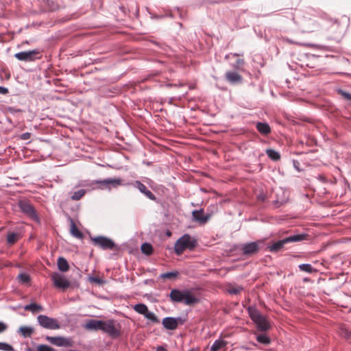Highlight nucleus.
Here are the masks:
<instances>
[{
  "label": "nucleus",
  "mask_w": 351,
  "mask_h": 351,
  "mask_svg": "<svg viewBox=\"0 0 351 351\" xmlns=\"http://www.w3.org/2000/svg\"><path fill=\"white\" fill-rule=\"evenodd\" d=\"M172 302L183 303L184 305L191 306L199 302V299L195 296L191 289H173L169 294Z\"/></svg>",
  "instance_id": "nucleus-1"
},
{
  "label": "nucleus",
  "mask_w": 351,
  "mask_h": 351,
  "mask_svg": "<svg viewBox=\"0 0 351 351\" xmlns=\"http://www.w3.org/2000/svg\"><path fill=\"white\" fill-rule=\"evenodd\" d=\"M247 311L250 318L256 324L259 330L267 331L270 329V324L256 307L249 306Z\"/></svg>",
  "instance_id": "nucleus-2"
},
{
  "label": "nucleus",
  "mask_w": 351,
  "mask_h": 351,
  "mask_svg": "<svg viewBox=\"0 0 351 351\" xmlns=\"http://www.w3.org/2000/svg\"><path fill=\"white\" fill-rule=\"evenodd\" d=\"M307 237H308V234H304V233L291 235V236L286 237L283 239H281L276 242H274L271 245H269L267 247V249L271 252H277L279 250H280L285 244L291 243V242H293V243L300 242V241L306 240L307 239Z\"/></svg>",
  "instance_id": "nucleus-3"
},
{
  "label": "nucleus",
  "mask_w": 351,
  "mask_h": 351,
  "mask_svg": "<svg viewBox=\"0 0 351 351\" xmlns=\"http://www.w3.org/2000/svg\"><path fill=\"white\" fill-rule=\"evenodd\" d=\"M196 245L197 241L192 239L189 234H185L176 242L174 251L177 255H181L185 250H192Z\"/></svg>",
  "instance_id": "nucleus-4"
},
{
  "label": "nucleus",
  "mask_w": 351,
  "mask_h": 351,
  "mask_svg": "<svg viewBox=\"0 0 351 351\" xmlns=\"http://www.w3.org/2000/svg\"><path fill=\"white\" fill-rule=\"evenodd\" d=\"M18 206L21 213L25 216L29 217L32 221L37 223H40V219L38 215V213L32 204V203L27 199H21L18 202Z\"/></svg>",
  "instance_id": "nucleus-5"
},
{
  "label": "nucleus",
  "mask_w": 351,
  "mask_h": 351,
  "mask_svg": "<svg viewBox=\"0 0 351 351\" xmlns=\"http://www.w3.org/2000/svg\"><path fill=\"white\" fill-rule=\"evenodd\" d=\"M90 240L95 246L103 250H113L119 248L112 239L104 236L90 237Z\"/></svg>",
  "instance_id": "nucleus-6"
},
{
  "label": "nucleus",
  "mask_w": 351,
  "mask_h": 351,
  "mask_svg": "<svg viewBox=\"0 0 351 351\" xmlns=\"http://www.w3.org/2000/svg\"><path fill=\"white\" fill-rule=\"evenodd\" d=\"M14 57L20 61L32 62L36 60L40 59L42 55L41 51L38 49H36L30 51H25L16 53L14 54Z\"/></svg>",
  "instance_id": "nucleus-7"
},
{
  "label": "nucleus",
  "mask_w": 351,
  "mask_h": 351,
  "mask_svg": "<svg viewBox=\"0 0 351 351\" xmlns=\"http://www.w3.org/2000/svg\"><path fill=\"white\" fill-rule=\"evenodd\" d=\"M37 322L41 327L46 329L56 330L60 328V324L56 319L45 315H39L37 317Z\"/></svg>",
  "instance_id": "nucleus-8"
},
{
  "label": "nucleus",
  "mask_w": 351,
  "mask_h": 351,
  "mask_svg": "<svg viewBox=\"0 0 351 351\" xmlns=\"http://www.w3.org/2000/svg\"><path fill=\"white\" fill-rule=\"evenodd\" d=\"M101 330L112 337H117L120 335L119 329L113 319L102 320Z\"/></svg>",
  "instance_id": "nucleus-9"
},
{
  "label": "nucleus",
  "mask_w": 351,
  "mask_h": 351,
  "mask_svg": "<svg viewBox=\"0 0 351 351\" xmlns=\"http://www.w3.org/2000/svg\"><path fill=\"white\" fill-rule=\"evenodd\" d=\"M133 308L136 313L144 315L146 319L150 320L153 323H159V319L156 315L154 313L149 311L146 304L143 303H138L135 304Z\"/></svg>",
  "instance_id": "nucleus-10"
},
{
  "label": "nucleus",
  "mask_w": 351,
  "mask_h": 351,
  "mask_svg": "<svg viewBox=\"0 0 351 351\" xmlns=\"http://www.w3.org/2000/svg\"><path fill=\"white\" fill-rule=\"evenodd\" d=\"M51 280L53 285L58 289L65 290L71 286V282L63 274L58 272L52 274Z\"/></svg>",
  "instance_id": "nucleus-11"
},
{
  "label": "nucleus",
  "mask_w": 351,
  "mask_h": 351,
  "mask_svg": "<svg viewBox=\"0 0 351 351\" xmlns=\"http://www.w3.org/2000/svg\"><path fill=\"white\" fill-rule=\"evenodd\" d=\"M263 244V241H262L244 243L241 245L242 253L245 256H252L258 252Z\"/></svg>",
  "instance_id": "nucleus-12"
},
{
  "label": "nucleus",
  "mask_w": 351,
  "mask_h": 351,
  "mask_svg": "<svg viewBox=\"0 0 351 351\" xmlns=\"http://www.w3.org/2000/svg\"><path fill=\"white\" fill-rule=\"evenodd\" d=\"M46 339L50 343L58 347H69L71 346L72 343L71 339L64 337L47 336Z\"/></svg>",
  "instance_id": "nucleus-13"
},
{
  "label": "nucleus",
  "mask_w": 351,
  "mask_h": 351,
  "mask_svg": "<svg viewBox=\"0 0 351 351\" xmlns=\"http://www.w3.org/2000/svg\"><path fill=\"white\" fill-rule=\"evenodd\" d=\"M134 187L138 189L139 191L144 194L148 199L156 201V197L152 193L151 191L147 189L146 186L138 180H136L132 183Z\"/></svg>",
  "instance_id": "nucleus-14"
},
{
  "label": "nucleus",
  "mask_w": 351,
  "mask_h": 351,
  "mask_svg": "<svg viewBox=\"0 0 351 351\" xmlns=\"http://www.w3.org/2000/svg\"><path fill=\"white\" fill-rule=\"evenodd\" d=\"M193 219L199 224H205L210 218V215H204V210H195L192 212Z\"/></svg>",
  "instance_id": "nucleus-15"
},
{
  "label": "nucleus",
  "mask_w": 351,
  "mask_h": 351,
  "mask_svg": "<svg viewBox=\"0 0 351 351\" xmlns=\"http://www.w3.org/2000/svg\"><path fill=\"white\" fill-rule=\"evenodd\" d=\"M226 80L232 84H240L242 82L243 77L236 72L228 71L226 73Z\"/></svg>",
  "instance_id": "nucleus-16"
},
{
  "label": "nucleus",
  "mask_w": 351,
  "mask_h": 351,
  "mask_svg": "<svg viewBox=\"0 0 351 351\" xmlns=\"http://www.w3.org/2000/svg\"><path fill=\"white\" fill-rule=\"evenodd\" d=\"M102 326V320L90 319L85 325V328L89 330H101Z\"/></svg>",
  "instance_id": "nucleus-17"
},
{
  "label": "nucleus",
  "mask_w": 351,
  "mask_h": 351,
  "mask_svg": "<svg viewBox=\"0 0 351 351\" xmlns=\"http://www.w3.org/2000/svg\"><path fill=\"white\" fill-rule=\"evenodd\" d=\"M162 324L167 330H173L177 328V322L173 317H167L162 319Z\"/></svg>",
  "instance_id": "nucleus-18"
},
{
  "label": "nucleus",
  "mask_w": 351,
  "mask_h": 351,
  "mask_svg": "<svg viewBox=\"0 0 351 351\" xmlns=\"http://www.w3.org/2000/svg\"><path fill=\"white\" fill-rule=\"evenodd\" d=\"M256 128L262 135H267L271 132V128L268 123L265 122H257Z\"/></svg>",
  "instance_id": "nucleus-19"
},
{
  "label": "nucleus",
  "mask_w": 351,
  "mask_h": 351,
  "mask_svg": "<svg viewBox=\"0 0 351 351\" xmlns=\"http://www.w3.org/2000/svg\"><path fill=\"white\" fill-rule=\"evenodd\" d=\"M228 344V342L223 339H216L210 348V351H219L224 348Z\"/></svg>",
  "instance_id": "nucleus-20"
},
{
  "label": "nucleus",
  "mask_w": 351,
  "mask_h": 351,
  "mask_svg": "<svg viewBox=\"0 0 351 351\" xmlns=\"http://www.w3.org/2000/svg\"><path fill=\"white\" fill-rule=\"evenodd\" d=\"M70 232L71 235L75 238L82 239L84 237L83 234L80 230H78L73 219L70 220Z\"/></svg>",
  "instance_id": "nucleus-21"
},
{
  "label": "nucleus",
  "mask_w": 351,
  "mask_h": 351,
  "mask_svg": "<svg viewBox=\"0 0 351 351\" xmlns=\"http://www.w3.org/2000/svg\"><path fill=\"white\" fill-rule=\"evenodd\" d=\"M57 266L58 269L62 272H66L69 269L68 261L62 256H60L58 258Z\"/></svg>",
  "instance_id": "nucleus-22"
},
{
  "label": "nucleus",
  "mask_w": 351,
  "mask_h": 351,
  "mask_svg": "<svg viewBox=\"0 0 351 351\" xmlns=\"http://www.w3.org/2000/svg\"><path fill=\"white\" fill-rule=\"evenodd\" d=\"M23 308L25 311H31L33 314L43 311L44 310L43 306L34 302L27 304Z\"/></svg>",
  "instance_id": "nucleus-23"
},
{
  "label": "nucleus",
  "mask_w": 351,
  "mask_h": 351,
  "mask_svg": "<svg viewBox=\"0 0 351 351\" xmlns=\"http://www.w3.org/2000/svg\"><path fill=\"white\" fill-rule=\"evenodd\" d=\"M18 332L24 337H30L34 332V328L31 326H21Z\"/></svg>",
  "instance_id": "nucleus-24"
},
{
  "label": "nucleus",
  "mask_w": 351,
  "mask_h": 351,
  "mask_svg": "<svg viewBox=\"0 0 351 351\" xmlns=\"http://www.w3.org/2000/svg\"><path fill=\"white\" fill-rule=\"evenodd\" d=\"M108 186L106 189H110L111 188H116L118 186L122 185V180L121 178H107Z\"/></svg>",
  "instance_id": "nucleus-25"
},
{
  "label": "nucleus",
  "mask_w": 351,
  "mask_h": 351,
  "mask_svg": "<svg viewBox=\"0 0 351 351\" xmlns=\"http://www.w3.org/2000/svg\"><path fill=\"white\" fill-rule=\"evenodd\" d=\"M20 237L21 236L19 233L9 232L7 235V243L9 245H13L20 239Z\"/></svg>",
  "instance_id": "nucleus-26"
},
{
  "label": "nucleus",
  "mask_w": 351,
  "mask_h": 351,
  "mask_svg": "<svg viewBox=\"0 0 351 351\" xmlns=\"http://www.w3.org/2000/svg\"><path fill=\"white\" fill-rule=\"evenodd\" d=\"M338 332L340 336L346 339H349L350 337L349 328L345 324L339 325Z\"/></svg>",
  "instance_id": "nucleus-27"
},
{
  "label": "nucleus",
  "mask_w": 351,
  "mask_h": 351,
  "mask_svg": "<svg viewBox=\"0 0 351 351\" xmlns=\"http://www.w3.org/2000/svg\"><path fill=\"white\" fill-rule=\"evenodd\" d=\"M267 156L274 161H278L280 159V154L277 151L272 149H267L266 150Z\"/></svg>",
  "instance_id": "nucleus-28"
},
{
  "label": "nucleus",
  "mask_w": 351,
  "mask_h": 351,
  "mask_svg": "<svg viewBox=\"0 0 351 351\" xmlns=\"http://www.w3.org/2000/svg\"><path fill=\"white\" fill-rule=\"evenodd\" d=\"M86 194V190L80 189L71 193V199L74 201H77L82 199Z\"/></svg>",
  "instance_id": "nucleus-29"
},
{
  "label": "nucleus",
  "mask_w": 351,
  "mask_h": 351,
  "mask_svg": "<svg viewBox=\"0 0 351 351\" xmlns=\"http://www.w3.org/2000/svg\"><path fill=\"white\" fill-rule=\"evenodd\" d=\"M141 251L145 255H151L153 252V247L150 243H144L141 245Z\"/></svg>",
  "instance_id": "nucleus-30"
},
{
  "label": "nucleus",
  "mask_w": 351,
  "mask_h": 351,
  "mask_svg": "<svg viewBox=\"0 0 351 351\" xmlns=\"http://www.w3.org/2000/svg\"><path fill=\"white\" fill-rule=\"evenodd\" d=\"M256 340L258 342L264 345H269L271 343L270 338L265 334L258 335L256 336Z\"/></svg>",
  "instance_id": "nucleus-31"
},
{
  "label": "nucleus",
  "mask_w": 351,
  "mask_h": 351,
  "mask_svg": "<svg viewBox=\"0 0 351 351\" xmlns=\"http://www.w3.org/2000/svg\"><path fill=\"white\" fill-rule=\"evenodd\" d=\"M179 273L177 271H170L161 274L160 278L163 279H174L178 276Z\"/></svg>",
  "instance_id": "nucleus-32"
},
{
  "label": "nucleus",
  "mask_w": 351,
  "mask_h": 351,
  "mask_svg": "<svg viewBox=\"0 0 351 351\" xmlns=\"http://www.w3.org/2000/svg\"><path fill=\"white\" fill-rule=\"evenodd\" d=\"M44 2L47 5L49 11L53 12L58 9V4L51 0H44Z\"/></svg>",
  "instance_id": "nucleus-33"
},
{
  "label": "nucleus",
  "mask_w": 351,
  "mask_h": 351,
  "mask_svg": "<svg viewBox=\"0 0 351 351\" xmlns=\"http://www.w3.org/2000/svg\"><path fill=\"white\" fill-rule=\"evenodd\" d=\"M299 269L301 271L311 274L315 271V269L312 267L311 265L308 263H304L299 265Z\"/></svg>",
  "instance_id": "nucleus-34"
},
{
  "label": "nucleus",
  "mask_w": 351,
  "mask_h": 351,
  "mask_svg": "<svg viewBox=\"0 0 351 351\" xmlns=\"http://www.w3.org/2000/svg\"><path fill=\"white\" fill-rule=\"evenodd\" d=\"M19 281L23 284H27L30 281V276L26 273H21L17 277Z\"/></svg>",
  "instance_id": "nucleus-35"
},
{
  "label": "nucleus",
  "mask_w": 351,
  "mask_h": 351,
  "mask_svg": "<svg viewBox=\"0 0 351 351\" xmlns=\"http://www.w3.org/2000/svg\"><path fill=\"white\" fill-rule=\"evenodd\" d=\"M243 290V287L241 286L230 287L228 291V293L232 295H237Z\"/></svg>",
  "instance_id": "nucleus-36"
},
{
  "label": "nucleus",
  "mask_w": 351,
  "mask_h": 351,
  "mask_svg": "<svg viewBox=\"0 0 351 351\" xmlns=\"http://www.w3.org/2000/svg\"><path fill=\"white\" fill-rule=\"evenodd\" d=\"M0 350L14 351L13 347L8 343L0 342Z\"/></svg>",
  "instance_id": "nucleus-37"
},
{
  "label": "nucleus",
  "mask_w": 351,
  "mask_h": 351,
  "mask_svg": "<svg viewBox=\"0 0 351 351\" xmlns=\"http://www.w3.org/2000/svg\"><path fill=\"white\" fill-rule=\"evenodd\" d=\"M96 185H97V184L96 183V180L83 181L78 184V186H96Z\"/></svg>",
  "instance_id": "nucleus-38"
},
{
  "label": "nucleus",
  "mask_w": 351,
  "mask_h": 351,
  "mask_svg": "<svg viewBox=\"0 0 351 351\" xmlns=\"http://www.w3.org/2000/svg\"><path fill=\"white\" fill-rule=\"evenodd\" d=\"M96 183L97 184V186H99V189H104V188L106 189L108 186L107 179L97 180Z\"/></svg>",
  "instance_id": "nucleus-39"
},
{
  "label": "nucleus",
  "mask_w": 351,
  "mask_h": 351,
  "mask_svg": "<svg viewBox=\"0 0 351 351\" xmlns=\"http://www.w3.org/2000/svg\"><path fill=\"white\" fill-rule=\"evenodd\" d=\"M36 351H54V350L47 345L42 344L38 346Z\"/></svg>",
  "instance_id": "nucleus-40"
},
{
  "label": "nucleus",
  "mask_w": 351,
  "mask_h": 351,
  "mask_svg": "<svg viewBox=\"0 0 351 351\" xmlns=\"http://www.w3.org/2000/svg\"><path fill=\"white\" fill-rule=\"evenodd\" d=\"M338 93L342 95L345 99L350 100L351 99V93H346L343 90L339 89Z\"/></svg>",
  "instance_id": "nucleus-41"
},
{
  "label": "nucleus",
  "mask_w": 351,
  "mask_h": 351,
  "mask_svg": "<svg viewBox=\"0 0 351 351\" xmlns=\"http://www.w3.org/2000/svg\"><path fill=\"white\" fill-rule=\"evenodd\" d=\"M175 319H176V322H177V326L179 324L180 325L183 324L186 322V319L182 318V317H175Z\"/></svg>",
  "instance_id": "nucleus-42"
},
{
  "label": "nucleus",
  "mask_w": 351,
  "mask_h": 351,
  "mask_svg": "<svg viewBox=\"0 0 351 351\" xmlns=\"http://www.w3.org/2000/svg\"><path fill=\"white\" fill-rule=\"evenodd\" d=\"M7 328L8 326L5 323L0 322V333L4 332Z\"/></svg>",
  "instance_id": "nucleus-43"
},
{
  "label": "nucleus",
  "mask_w": 351,
  "mask_h": 351,
  "mask_svg": "<svg viewBox=\"0 0 351 351\" xmlns=\"http://www.w3.org/2000/svg\"><path fill=\"white\" fill-rule=\"evenodd\" d=\"M244 64V60L243 59H238L236 62V65L234 66L235 68H238L239 66H241Z\"/></svg>",
  "instance_id": "nucleus-44"
},
{
  "label": "nucleus",
  "mask_w": 351,
  "mask_h": 351,
  "mask_svg": "<svg viewBox=\"0 0 351 351\" xmlns=\"http://www.w3.org/2000/svg\"><path fill=\"white\" fill-rule=\"evenodd\" d=\"M30 137V134L29 132H25L21 134V138L23 140H27Z\"/></svg>",
  "instance_id": "nucleus-45"
},
{
  "label": "nucleus",
  "mask_w": 351,
  "mask_h": 351,
  "mask_svg": "<svg viewBox=\"0 0 351 351\" xmlns=\"http://www.w3.org/2000/svg\"><path fill=\"white\" fill-rule=\"evenodd\" d=\"M90 281L98 283V284H101L102 282V280L99 278H97V277H92L90 278Z\"/></svg>",
  "instance_id": "nucleus-46"
},
{
  "label": "nucleus",
  "mask_w": 351,
  "mask_h": 351,
  "mask_svg": "<svg viewBox=\"0 0 351 351\" xmlns=\"http://www.w3.org/2000/svg\"><path fill=\"white\" fill-rule=\"evenodd\" d=\"M8 93V89L3 86H0V94L5 95Z\"/></svg>",
  "instance_id": "nucleus-47"
},
{
  "label": "nucleus",
  "mask_w": 351,
  "mask_h": 351,
  "mask_svg": "<svg viewBox=\"0 0 351 351\" xmlns=\"http://www.w3.org/2000/svg\"><path fill=\"white\" fill-rule=\"evenodd\" d=\"M156 351H167V350L162 346H159L157 348Z\"/></svg>",
  "instance_id": "nucleus-48"
},
{
  "label": "nucleus",
  "mask_w": 351,
  "mask_h": 351,
  "mask_svg": "<svg viewBox=\"0 0 351 351\" xmlns=\"http://www.w3.org/2000/svg\"><path fill=\"white\" fill-rule=\"evenodd\" d=\"M240 348H241V349L245 350H248L251 349L250 348L245 346H241Z\"/></svg>",
  "instance_id": "nucleus-49"
},
{
  "label": "nucleus",
  "mask_w": 351,
  "mask_h": 351,
  "mask_svg": "<svg viewBox=\"0 0 351 351\" xmlns=\"http://www.w3.org/2000/svg\"><path fill=\"white\" fill-rule=\"evenodd\" d=\"M293 165H294V167L298 169V165H299V162H296V161H293Z\"/></svg>",
  "instance_id": "nucleus-50"
},
{
  "label": "nucleus",
  "mask_w": 351,
  "mask_h": 351,
  "mask_svg": "<svg viewBox=\"0 0 351 351\" xmlns=\"http://www.w3.org/2000/svg\"><path fill=\"white\" fill-rule=\"evenodd\" d=\"M233 55H234V56H239V54H238V53H234Z\"/></svg>",
  "instance_id": "nucleus-51"
},
{
  "label": "nucleus",
  "mask_w": 351,
  "mask_h": 351,
  "mask_svg": "<svg viewBox=\"0 0 351 351\" xmlns=\"http://www.w3.org/2000/svg\"><path fill=\"white\" fill-rule=\"evenodd\" d=\"M253 346H256L257 345L254 343H252Z\"/></svg>",
  "instance_id": "nucleus-52"
}]
</instances>
